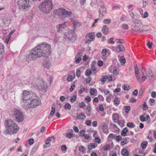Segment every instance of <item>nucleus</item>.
<instances>
[{
    "instance_id": "obj_1",
    "label": "nucleus",
    "mask_w": 156,
    "mask_h": 156,
    "mask_svg": "<svg viewBox=\"0 0 156 156\" xmlns=\"http://www.w3.org/2000/svg\"><path fill=\"white\" fill-rule=\"evenodd\" d=\"M50 45L44 42L37 45L29 51L26 57V60L28 62L35 60L37 58L42 56L48 57L51 53Z\"/></svg>"
},
{
    "instance_id": "obj_2",
    "label": "nucleus",
    "mask_w": 156,
    "mask_h": 156,
    "mask_svg": "<svg viewBox=\"0 0 156 156\" xmlns=\"http://www.w3.org/2000/svg\"><path fill=\"white\" fill-rule=\"evenodd\" d=\"M5 129L3 131L5 134H10L16 133L19 128L17 124L10 119H7L5 122Z\"/></svg>"
},
{
    "instance_id": "obj_3",
    "label": "nucleus",
    "mask_w": 156,
    "mask_h": 156,
    "mask_svg": "<svg viewBox=\"0 0 156 156\" xmlns=\"http://www.w3.org/2000/svg\"><path fill=\"white\" fill-rule=\"evenodd\" d=\"M52 6L51 0H44L40 5L39 7L43 13L47 14L50 12L52 9Z\"/></svg>"
},
{
    "instance_id": "obj_4",
    "label": "nucleus",
    "mask_w": 156,
    "mask_h": 156,
    "mask_svg": "<svg viewBox=\"0 0 156 156\" xmlns=\"http://www.w3.org/2000/svg\"><path fill=\"white\" fill-rule=\"evenodd\" d=\"M34 0H18L17 6L21 10L26 11L30 7V4Z\"/></svg>"
},
{
    "instance_id": "obj_5",
    "label": "nucleus",
    "mask_w": 156,
    "mask_h": 156,
    "mask_svg": "<svg viewBox=\"0 0 156 156\" xmlns=\"http://www.w3.org/2000/svg\"><path fill=\"white\" fill-rule=\"evenodd\" d=\"M135 69V76L136 77L137 81L139 83H143L147 79V75L145 74L144 69V68H142L141 70V75L142 76V78H140V76L139 75V71L137 66L136 65L134 66Z\"/></svg>"
},
{
    "instance_id": "obj_6",
    "label": "nucleus",
    "mask_w": 156,
    "mask_h": 156,
    "mask_svg": "<svg viewBox=\"0 0 156 156\" xmlns=\"http://www.w3.org/2000/svg\"><path fill=\"white\" fill-rule=\"evenodd\" d=\"M41 104V101L39 98H32L30 100V102L28 104L23 105V108L25 109H28L30 108H35L39 105Z\"/></svg>"
},
{
    "instance_id": "obj_7",
    "label": "nucleus",
    "mask_w": 156,
    "mask_h": 156,
    "mask_svg": "<svg viewBox=\"0 0 156 156\" xmlns=\"http://www.w3.org/2000/svg\"><path fill=\"white\" fill-rule=\"evenodd\" d=\"M58 16L62 20H64L66 17L69 18L72 14L71 12H68L63 8L58 9Z\"/></svg>"
},
{
    "instance_id": "obj_8",
    "label": "nucleus",
    "mask_w": 156,
    "mask_h": 156,
    "mask_svg": "<svg viewBox=\"0 0 156 156\" xmlns=\"http://www.w3.org/2000/svg\"><path fill=\"white\" fill-rule=\"evenodd\" d=\"M32 98L31 96L30 92L24 90L22 94V101L21 102V103L22 107H23V105L28 104L29 102H30V100L32 99Z\"/></svg>"
},
{
    "instance_id": "obj_9",
    "label": "nucleus",
    "mask_w": 156,
    "mask_h": 156,
    "mask_svg": "<svg viewBox=\"0 0 156 156\" xmlns=\"http://www.w3.org/2000/svg\"><path fill=\"white\" fill-rule=\"evenodd\" d=\"M13 115L17 122H20L23 121L24 115L23 112L20 110L17 109H14Z\"/></svg>"
},
{
    "instance_id": "obj_10",
    "label": "nucleus",
    "mask_w": 156,
    "mask_h": 156,
    "mask_svg": "<svg viewBox=\"0 0 156 156\" xmlns=\"http://www.w3.org/2000/svg\"><path fill=\"white\" fill-rule=\"evenodd\" d=\"M64 37L65 39L74 41L76 39V36L74 34V31L73 30H69L68 32L65 33Z\"/></svg>"
},
{
    "instance_id": "obj_11",
    "label": "nucleus",
    "mask_w": 156,
    "mask_h": 156,
    "mask_svg": "<svg viewBox=\"0 0 156 156\" xmlns=\"http://www.w3.org/2000/svg\"><path fill=\"white\" fill-rule=\"evenodd\" d=\"M95 35L93 32L87 34L86 35L85 42L86 44H90L94 40Z\"/></svg>"
},
{
    "instance_id": "obj_12",
    "label": "nucleus",
    "mask_w": 156,
    "mask_h": 156,
    "mask_svg": "<svg viewBox=\"0 0 156 156\" xmlns=\"http://www.w3.org/2000/svg\"><path fill=\"white\" fill-rule=\"evenodd\" d=\"M37 87L39 90H45L47 88V86L46 83H44L42 80H39L37 84Z\"/></svg>"
},
{
    "instance_id": "obj_13",
    "label": "nucleus",
    "mask_w": 156,
    "mask_h": 156,
    "mask_svg": "<svg viewBox=\"0 0 156 156\" xmlns=\"http://www.w3.org/2000/svg\"><path fill=\"white\" fill-rule=\"evenodd\" d=\"M56 28L57 31L60 33L63 32L68 29L65 23L57 25Z\"/></svg>"
},
{
    "instance_id": "obj_14",
    "label": "nucleus",
    "mask_w": 156,
    "mask_h": 156,
    "mask_svg": "<svg viewBox=\"0 0 156 156\" xmlns=\"http://www.w3.org/2000/svg\"><path fill=\"white\" fill-rule=\"evenodd\" d=\"M99 17L103 18L106 15V8L105 6H102L101 7L99 11Z\"/></svg>"
},
{
    "instance_id": "obj_15",
    "label": "nucleus",
    "mask_w": 156,
    "mask_h": 156,
    "mask_svg": "<svg viewBox=\"0 0 156 156\" xmlns=\"http://www.w3.org/2000/svg\"><path fill=\"white\" fill-rule=\"evenodd\" d=\"M83 55V53L80 52L78 53L76 55L75 58V60L76 63L78 64L80 62L82 59V57Z\"/></svg>"
},
{
    "instance_id": "obj_16",
    "label": "nucleus",
    "mask_w": 156,
    "mask_h": 156,
    "mask_svg": "<svg viewBox=\"0 0 156 156\" xmlns=\"http://www.w3.org/2000/svg\"><path fill=\"white\" fill-rule=\"evenodd\" d=\"M145 74L147 75V76L150 80H151L152 78L154 77L153 73L150 69H148L146 71L145 69H144Z\"/></svg>"
},
{
    "instance_id": "obj_17",
    "label": "nucleus",
    "mask_w": 156,
    "mask_h": 156,
    "mask_svg": "<svg viewBox=\"0 0 156 156\" xmlns=\"http://www.w3.org/2000/svg\"><path fill=\"white\" fill-rule=\"evenodd\" d=\"M141 28L142 26L140 25H139V26L135 25L132 27V30L134 32L140 33L141 31H143Z\"/></svg>"
},
{
    "instance_id": "obj_18",
    "label": "nucleus",
    "mask_w": 156,
    "mask_h": 156,
    "mask_svg": "<svg viewBox=\"0 0 156 156\" xmlns=\"http://www.w3.org/2000/svg\"><path fill=\"white\" fill-rule=\"evenodd\" d=\"M110 78V79L108 80V82L112 81V77L110 76L104 75L102 76V78L100 79V81L102 83V84H103L106 80L108 78Z\"/></svg>"
},
{
    "instance_id": "obj_19",
    "label": "nucleus",
    "mask_w": 156,
    "mask_h": 156,
    "mask_svg": "<svg viewBox=\"0 0 156 156\" xmlns=\"http://www.w3.org/2000/svg\"><path fill=\"white\" fill-rule=\"evenodd\" d=\"M140 119L142 122H144L147 121L148 123H150L151 121L150 117L148 115H147L146 117L143 115H141L140 117Z\"/></svg>"
},
{
    "instance_id": "obj_20",
    "label": "nucleus",
    "mask_w": 156,
    "mask_h": 156,
    "mask_svg": "<svg viewBox=\"0 0 156 156\" xmlns=\"http://www.w3.org/2000/svg\"><path fill=\"white\" fill-rule=\"evenodd\" d=\"M14 32V30H11L9 33L8 35L6 36L4 38V40L5 43L7 44H8V42L10 37L11 35Z\"/></svg>"
},
{
    "instance_id": "obj_21",
    "label": "nucleus",
    "mask_w": 156,
    "mask_h": 156,
    "mask_svg": "<svg viewBox=\"0 0 156 156\" xmlns=\"http://www.w3.org/2000/svg\"><path fill=\"white\" fill-rule=\"evenodd\" d=\"M86 117V116L84 113L83 112H82L80 114L77 115L76 118V119L82 120L85 119Z\"/></svg>"
},
{
    "instance_id": "obj_22",
    "label": "nucleus",
    "mask_w": 156,
    "mask_h": 156,
    "mask_svg": "<svg viewBox=\"0 0 156 156\" xmlns=\"http://www.w3.org/2000/svg\"><path fill=\"white\" fill-rule=\"evenodd\" d=\"M112 118L114 122L117 123V122L119 120V115L117 113H113L112 115Z\"/></svg>"
},
{
    "instance_id": "obj_23",
    "label": "nucleus",
    "mask_w": 156,
    "mask_h": 156,
    "mask_svg": "<svg viewBox=\"0 0 156 156\" xmlns=\"http://www.w3.org/2000/svg\"><path fill=\"white\" fill-rule=\"evenodd\" d=\"M125 50V48L123 45L122 44L119 45L116 47V51L119 52L121 51H123Z\"/></svg>"
},
{
    "instance_id": "obj_24",
    "label": "nucleus",
    "mask_w": 156,
    "mask_h": 156,
    "mask_svg": "<svg viewBox=\"0 0 156 156\" xmlns=\"http://www.w3.org/2000/svg\"><path fill=\"white\" fill-rule=\"evenodd\" d=\"M121 153L123 156H129V151L126 149H123L122 150Z\"/></svg>"
},
{
    "instance_id": "obj_25",
    "label": "nucleus",
    "mask_w": 156,
    "mask_h": 156,
    "mask_svg": "<svg viewBox=\"0 0 156 156\" xmlns=\"http://www.w3.org/2000/svg\"><path fill=\"white\" fill-rule=\"evenodd\" d=\"M108 28L106 25H105L103 26L102 30L104 34L105 35L107 34L108 32Z\"/></svg>"
},
{
    "instance_id": "obj_26",
    "label": "nucleus",
    "mask_w": 156,
    "mask_h": 156,
    "mask_svg": "<svg viewBox=\"0 0 156 156\" xmlns=\"http://www.w3.org/2000/svg\"><path fill=\"white\" fill-rule=\"evenodd\" d=\"M108 126V125L106 123H104L102 124L101 128L103 133H106L107 132V129Z\"/></svg>"
},
{
    "instance_id": "obj_27",
    "label": "nucleus",
    "mask_w": 156,
    "mask_h": 156,
    "mask_svg": "<svg viewBox=\"0 0 156 156\" xmlns=\"http://www.w3.org/2000/svg\"><path fill=\"white\" fill-rule=\"evenodd\" d=\"M140 108H141L144 110H146L148 109V106L145 102H144L143 104L140 106Z\"/></svg>"
},
{
    "instance_id": "obj_28",
    "label": "nucleus",
    "mask_w": 156,
    "mask_h": 156,
    "mask_svg": "<svg viewBox=\"0 0 156 156\" xmlns=\"http://www.w3.org/2000/svg\"><path fill=\"white\" fill-rule=\"evenodd\" d=\"M90 93L91 95H94L95 94H97V91L95 88H93L91 87L90 88Z\"/></svg>"
},
{
    "instance_id": "obj_29",
    "label": "nucleus",
    "mask_w": 156,
    "mask_h": 156,
    "mask_svg": "<svg viewBox=\"0 0 156 156\" xmlns=\"http://www.w3.org/2000/svg\"><path fill=\"white\" fill-rule=\"evenodd\" d=\"M120 103L119 99L118 97H116L114 100L113 103L114 105L116 106H118L120 104Z\"/></svg>"
},
{
    "instance_id": "obj_30",
    "label": "nucleus",
    "mask_w": 156,
    "mask_h": 156,
    "mask_svg": "<svg viewBox=\"0 0 156 156\" xmlns=\"http://www.w3.org/2000/svg\"><path fill=\"white\" fill-rule=\"evenodd\" d=\"M128 131V129L126 127L124 128L121 132V134L122 136H125L127 135L126 133Z\"/></svg>"
},
{
    "instance_id": "obj_31",
    "label": "nucleus",
    "mask_w": 156,
    "mask_h": 156,
    "mask_svg": "<svg viewBox=\"0 0 156 156\" xmlns=\"http://www.w3.org/2000/svg\"><path fill=\"white\" fill-rule=\"evenodd\" d=\"M125 122L124 120L123 119H120L117 122V123H118V124L121 126L123 127L124 125Z\"/></svg>"
},
{
    "instance_id": "obj_32",
    "label": "nucleus",
    "mask_w": 156,
    "mask_h": 156,
    "mask_svg": "<svg viewBox=\"0 0 156 156\" xmlns=\"http://www.w3.org/2000/svg\"><path fill=\"white\" fill-rule=\"evenodd\" d=\"M144 87H142L140 88V89L139 92V95H138V98H140L144 93Z\"/></svg>"
},
{
    "instance_id": "obj_33",
    "label": "nucleus",
    "mask_w": 156,
    "mask_h": 156,
    "mask_svg": "<svg viewBox=\"0 0 156 156\" xmlns=\"http://www.w3.org/2000/svg\"><path fill=\"white\" fill-rule=\"evenodd\" d=\"M96 147L94 143H90L88 146V148L89 150H91Z\"/></svg>"
},
{
    "instance_id": "obj_34",
    "label": "nucleus",
    "mask_w": 156,
    "mask_h": 156,
    "mask_svg": "<svg viewBox=\"0 0 156 156\" xmlns=\"http://www.w3.org/2000/svg\"><path fill=\"white\" fill-rule=\"evenodd\" d=\"M148 143L147 141L143 142L141 144V147L143 149H145L147 146Z\"/></svg>"
},
{
    "instance_id": "obj_35",
    "label": "nucleus",
    "mask_w": 156,
    "mask_h": 156,
    "mask_svg": "<svg viewBox=\"0 0 156 156\" xmlns=\"http://www.w3.org/2000/svg\"><path fill=\"white\" fill-rule=\"evenodd\" d=\"M87 90V87H82L79 90V94H82L83 91H86Z\"/></svg>"
},
{
    "instance_id": "obj_36",
    "label": "nucleus",
    "mask_w": 156,
    "mask_h": 156,
    "mask_svg": "<svg viewBox=\"0 0 156 156\" xmlns=\"http://www.w3.org/2000/svg\"><path fill=\"white\" fill-rule=\"evenodd\" d=\"M132 21L133 22L136 24L141 25V21L136 19H133Z\"/></svg>"
},
{
    "instance_id": "obj_37",
    "label": "nucleus",
    "mask_w": 156,
    "mask_h": 156,
    "mask_svg": "<svg viewBox=\"0 0 156 156\" xmlns=\"http://www.w3.org/2000/svg\"><path fill=\"white\" fill-rule=\"evenodd\" d=\"M128 142L126 139L123 138L121 140V145L122 146H124L125 144H127Z\"/></svg>"
},
{
    "instance_id": "obj_38",
    "label": "nucleus",
    "mask_w": 156,
    "mask_h": 156,
    "mask_svg": "<svg viewBox=\"0 0 156 156\" xmlns=\"http://www.w3.org/2000/svg\"><path fill=\"white\" fill-rule=\"evenodd\" d=\"M79 151L82 153H84L85 152V148L84 147L81 146L79 147Z\"/></svg>"
},
{
    "instance_id": "obj_39",
    "label": "nucleus",
    "mask_w": 156,
    "mask_h": 156,
    "mask_svg": "<svg viewBox=\"0 0 156 156\" xmlns=\"http://www.w3.org/2000/svg\"><path fill=\"white\" fill-rule=\"evenodd\" d=\"M64 108L65 109H68L69 110H70L71 108V106L69 103H67L64 105Z\"/></svg>"
},
{
    "instance_id": "obj_40",
    "label": "nucleus",
    "mask_w": 156,
    "mask_h": 156,
    "mask_svg": "<svg viewBox=\"0 0 156 156\" xmlns=\"http://www.w3.org/2000/svg\"><path fill=\"white\" fill-rule=\"evenodd\" d=\"M4 46L2 43H0V54H2L4 52Z\"/></svg>"
},
{
    "instance_id": "obj_41",
    "label": "nucleus",
    "mask_w": 156,
    "mask_h": 156,
    "mask_svg": "<svg viewBox=\"0 0 156 156\" xmlns=\"http://www.w3.org/2000/svg\"><path fill=\"white\" fill-rule=\"evenodd\" d=\"M91 73V72L90 69H88L85 71V74L86 76H89Z\"/></svg>"
},
{
    "instance_id": "obj_42",
    "label": "nucleus",
    "mask_w": 156,
    "mask_h": 156,
    "mask_svg": "<svg viewBox=\"0 0 156 156\" xmlns=\"http://www.w3.org/2000/svg\"><path fill=\"white\" fill-rule=\"evenodd\" d=\"M111 20L109 19H105L103 21V23L105 24H109L111 23Z\"/></svg>"
},
{
    "instance_id": "obj_43",
    "label": "nucleus",
    "mask_w": 156,
    "mask_h": 156,
    "mask_svg": "<svg viewBox=\"0 0 156 156\" xmlns=\"http://www.w3.org/2000/svg\"><path fill=\"white\" fill-rule=\"evenodd\" d=\"M103 148L105 151L109 150L110 149V146L109 145H106L104 146Z\"/></svg>"
},
{
    "instance_id": "obj_44",
    "label": "nucleus",
    "mask_w": 156,
    "mask_h": 156,
    "mask_svg": "<svg viewBox=\"0 0 156 156\" xmlns=\"http://www.w3.org/2000/svg\"><path fill=\"white\" fill-rule=\"evenodd\" d=\"M95 142L98 144L101 143V139L100 137H95L94 138Z\"/></svg>"
},
{
    "instance_id": "obj_45",
    "label": "nucleus",
    "mask_w": 156,
    "mask_h": 156,
    "mask_svg": "<svg viewBox=\"0 0 156 156\" xmlns=\"http://www.w3.org/2000/svg\"><path fill=\"white\" fill-rule=\"evenodd\" d=\"M126 125L128 127L131 128H134L135 126V125L133 123L129 122H128Z\"/></svg>"
},
{
    "instance_id": "obj_46",
    "label": "nucleus",
    "mask_w": 156,
    "mask_h": 156,
    "mask_svg": "<svg viewBox=\"0 0 156 156\" xmlns=\"http://www.w3.org/2000/svg\"><path fill=\"white\" fill-rule=\"evenodd\" d=\"M120 61L121 63L125 64L126 62V59L123 56L121 57Z\"/></svg>"
},
{
    "instance_id": "obj_47",
    "label": "nucleus",
    "mask_w": 156,
    "mask_h": 156,
    "mask_svg": "<svg viewBox=\"0 0 156 156\" xmlns=\"http://www.w3.org/2000/svg\"><path fill=\"white\" fill-rule=\"evenodd\" d=\"M51 141V138L49 137L45 141V143L46 145L49 144L50 143Z\"/></svg>"
},
{
    "instance_id": "obj_48",
    "label": "nucleus",
    "mask_w": 156,
    "mask_h": 156,
    "mask_svg": "<svg viewBox=\"0 0 156 156\" xmlns=\"http://www.w3.org/2000/svg\"><path fill=\"white\" fill-rule=\"evenodd\" d=\"M109 96L107 97L106 98V101L108 103H110L111 102V99L110 97L112 96V94H109Z\"/></svg>"
},
{
    "instance_id": "obj_49",
    "label": "nucleus",
    "mask_w": 156,
    "mask_h": 156,
    "mask_svg": "<svg viewBox=\"0 0 156 156\" xmlns=\"http://www.w3.org/2000/svg\"><path fill=\"white\" fill-rule=\"evenodd\" d=\"M85 134V131L83 130H80L79 132V135L81 136H84Z\"/></svg>"
},
{
    "instance_id": "obj_50",
    "label": "nucleus",
    "mask_w": 156,
    "mask_h": 156,
    "mask_svg": "<svg viewBox=\"0 0 156 156\" xmlns=\"http://www.w3.org/2000/svg\"><path fill=\"white\" fill-rule=\"evenodd\" d=\"M107 51V49H103L101 52L102 55L105 56L106 54Z\"/></svg>"
},
{
    "instance_id": "obj_51",
    "label": "nucleus",
    "mask_w": 156,
    "mask_h": 156,
    "mask_svg": "<svg viewBox=\"0 0 156 156\" xmlns=\"http://www.w3.org/2000/svg\"><path fill=\"white\" fill-rule=\"evenodd\" d=\"M122 27L124 30H127L129 29V27L127 24H123L122 26Z\"/></svg>"
},
{
    "instance_id": "obj_52",
    "label": "nucleus",
    "mask_w": 156,
    "mask_h": 156,
    "mask_svg": "<svg viewBox=\"0 0 156 156\" xmlns=\"http://www.w3.org/2000/svg\"><path fill=\"white\" fill-rule=\"evenodd\" d=\"M114 38L113 37H112L109 39V40H108V43L109 44H113L114 43V42L113 41L114 39Z\"/></svg>"
},
{
    "instance_id": "obj_53",
    "label": "nucleus",
    "mask_w": 156,
    "mask_h": 156,
    "mask_svg": "<svg viewBox=\"0 0 156 156\" xmlns=\"http://www.w3.org/2000/svg\"><path fill=\"white\" fill-rule=\"evenodd\" d=\"M126 112L128 113L130 110V106H127L125 108Z\"/></svg>"
},
{
    "instance_id": "obj_54",
    "label": "nucleus",
    "mask_w": 156,
    "mask_h": 156,
    "mask_svg": "<svg viewBox=\"0 0 156 156\" xmlns=\"http://www.w3.org/2000/svg\"><path fill=\"white\" fill-rule=\"evenodd\" d=\"M148 0H144L143 2V7L145 8L148 4Z\"/></svg>"
},
{
    "instance_id": "obj_55",
    "label": "nucleus",
    "mask_w": 156,
    "mask_h": 156,
    "mask_svg": "<svg viewBox=\"0 0 156 156\" xmlns=\"http://www.w3.org/2000/svg\"><path fill=\"white\" fill-rule=\"evenodd\" d=\"M149 101H150V104L151 106H153L154 105L155 100L154 99L151 98Z\"/></svg>"
},
{
    "instance_id": "obj_56",
    "label": "nucleus",
    "mask_w": 156,
    "mask_h": 156,
    "mask_svg": "<svg viewBox=\"0 0 156 156\" xmlns=\"http://www.w3.org/2000/svg\"><path fill=\"white\" fill-rule=\"evenodd\" d=\"M73 79V76L71 75H69L67 77V80L69 82L72 81Z\"/></svg>"
},
{
    "instance_id": "obj_57",
    "label": "nucleus",
    "mask_w": 156,
    "mask_h": 156,
    "mask_svg": "<svg viewBox=\"0 0 156 156\" xmlns=\"http://www.w3.org/2000/svg\"><path fill=\"white\" fill-rule=\"evenodd\" d=\"M44 66L45 68L47 69H48L51 66V64L50 63L47 62L44 65Z\"/></svg>"
},
{
    "instance_id": "obj_58",
    "label": "nucleus",
    "mask_w": 156,
    "mask_h": 156,
    "mask_svg": "<svg viewBox=\"0 0 156 156\" xmlns=\"http://www.w3.org/2000/svg\"><path fill=\"white\" fill-rule=\"evenodd\" d=\"M73 24L74 26L75 27H78L80 26V23L77 21L74 22Z\"/></svg>"
},
{
    "instance_id": "obj_59",
    "label": "nucleus",
    "mask_w": 156,
    "mask_h": 156,
    "mask_svg": "<svg viewBox=\"0 0 156 156\" xmlns=\"http://www.w3.org/2000/svg\"><path fill=\"white\" fill-rule=\"evenodd\" d=\"M76 95H73L71 98L70 99V101L71 102H73L75 101L76 99Z\"/></svg>"
},
{
    "instance_id": "obj_60",
    "label": "nucleus",
    "mask_w": 156,
    "mask_h": 156,
    "mask_svg": "<svg viewBox=\"0 0 156 156\" xmlns=\"http://www.w3.org/2000/svg\"><path fill=\"white\" fill-rule=\"evenodd\" d=\"M99 109L101 111H103L104 110V108L102 104H101L99 105Z\"/></svg>"
},
{
    "instance_id": "obj_61",
    "label": "nucleus",
    "mask_w": 156,
    "mask_h": 156,
    "mask_svg": "<svg viewBox=\"0 0 156 156\" xmlns=\"http://www.w3.org/2000/svg\"><path fill=\"white\" fill-rule=\"evenodd\" d=\"M55 107H52L51 108V111L50 114V115L51 116L53 115L54 114L55 112Z\"/></svg>"
},
{
    "instance_id": "obj_62",
    "label": "nucleus",
    "mask_w": 156,
    "mask_h": 156,
    "mask_svg": "<svg viewBox=\"0 0 156 156\" xmlns=\"http://www.w3.org/2000/svg\"><path fill=\"white\" fill-rule=\"evenodd\" d=\"M34 141V140L33 139L30 138L28 140L29 144L30 145H31L33 144Z\"/></svg>"
},
{
    "instance_id": "obj_63",
    "label": "nucleus",
    "mask_w": 156,
    "mask_h": 156,
    "mask_svg": "<svg viewBox=\"0 0 156 156\" xmlns=\"http://www.w3.org/2000/svg\"><path fill=\"white\" fill-rule=\"evenodd\" d=\"M116 43H117L123 44L124 42L123 40L121 39H116Z\"/></svg>"
},
{
    "instance_id": "obj_64",
    "label": "nucleus",
    "mask_w": 156,
    "mask_h": 156,
    "mask_svg": "<svg viewBox=\"0 0 156 156\" xmlns=\"http://www.w3.org/2000/svg\"><path fill=\"white\" fill-rule=\"evenodd\" d=\"M151 96L153 98H154L156 97V92L153 91L151 93Z\"/></svg>"
}]
</instances>
